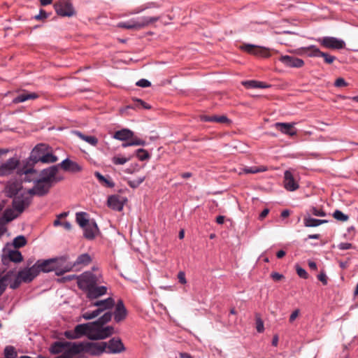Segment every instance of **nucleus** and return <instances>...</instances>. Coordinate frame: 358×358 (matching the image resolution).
Returning <instances> with one entry per match:
<instances>
[{
    "mask_svg": "<svg viewBox=\"0 0 358 358\" xmlns=\"http://www.w3.org/2000/svg\"><path fill=\"white\" fill-rule=\"evenodd\" d=\"M56 13L62 17H71L76 14L72 3L69 0H60L54 5Z\"/></svg>",
    "mask_w": 358,
    "mask_h": 358,
    "instance_id": "1a4fd4ad",
    "label": "nucleus"
},
{
    "mask_svg": "<svg viewBox=\"0 0 358 358\" xmlns=\"http://www.w3.org/2000/svg\"><path fill=\"white\" fill-rule=\"evenodd\" d=\"M242 49L245 52L259 57H268L270 56L269 50L268 48L250 44H244Z\"/></svg>",
    "mask_w": 358,
    "mask_h": 358,
    "instance_id": "2eb2a0df",
    "label": "nucleus"
},
{
    "mask_svg": "<svg viewBox=\"0 0 358 358\" xmlns=\"http://www.w3.org/2000/svg\"><path fill=\"white\" fill-rule=\"evenodd\" d=\"M338 248L340 250H345L352 248V245L351 243H341L340 244H338Z\"/></svg>",
    "mask_w": 358,
    "mask_h": 358,
    "instance_id": "13d9d810",
    "label": "nucleus"
},
{
    "mask_svg": "<svg viewBox=\"0 0 358 358\" xmlns=\"http://www.w3.org/2000/svg\"><path fill=\"white\" fill-rule=\"evenodd\" d=\"M58 166H52L46 169H44L41 172V180L50 183L52 185L55 182H57L63 180V177L58 176Z\"/></svg>",
    "mask_w": 358,
    "mask_h": 358,
    "instance_id": "9b49d317",
    "label": "nucleus"
},
{
    "mask_svg": "<svg viewBox=\"0 0 358 358\" xmlns=\"http://www.w3.org/2000/svg\"><path fill=\"white\" fill-rule=\"evenodd\" d=\"M268 213H269L268 209L265 208L264 210H263V211L259 215V220H262L264 217H266L268 215Z\"/></svg>",
    "mask_w": 358,
    "mask_h": 358,
    "instance_id": "69168bd1",
    "label": "nucleus"
},
{
    "mask_svg": "<svg viewBox=\"0 0 358 358\" xmlns=\"http://www.w3.org/2000/svg\"><path fill=\"white\" fill-rule=\"evenodd\" d=\"M317 41L324 48L332 50L343 49L345 43L343 40L332 36L319 38Z\"/></svg>",
    "mask_w": 358,
    "mask_h": 358,
    "instance_id": "9d476101",
    "label": "nucleus"
},
{
    "mask_svg": "<svg viewBox=\"0 0 358 358\" xmlns=\"http://www.w3.org/2000/svg\"><path fill=\"white\" fill-rule=\"evenodd\" d=\"M69 212H64L58 215H57L56 219L53 221L52 224H62L61 220L67 217Z\"/></svg>",
    "mask_w": 358,
    "mask_h": 358,
    "instance_id": "603ef678",
    "label": "nucleus"
},
{
    "mask_svg": "<svg viewBox=\"0 0 358 358\" xmlns=\"http://www.w3.org/2000/svg\"><path fill=\"white\" fill-rule=\"evenodd\" d=\"M133 108H143L145 109H150L151 106L148 105L147 103L144 102L141 99H135L134 101V105L131 106Z\"/></svg>",
    "mask_w": 358,
    "mask_h": 358,
    "instance_id": "37998d69",
    "label": "nucleus"
},
{
    "mask_svg": "<svg viewBox=\"0 0 358 358\" xmlns=\"http://www.w3.org/2000/svg\"><path fill=\"white\" fill-rule=\"evenodd\" d=\"M279 60L288 67L300 68L304 64L301 59L289 55L281 56Z\"/></svg>",
    "mask_w": 358,
    "mask_h": 358,
    "instance_id": "6ab92c4d",
    "label": "nucleus"
},
{
    "mask_svg": "<svg viewBox=\"0 0 358 358\" xmlns=\"http://www.w3.org/2000/svg\"><path fill=\"white\" fill-rule=\"evenodd\" d=\"M4 355L6 358H15L16 356V352L13 347L7 346L4 350Z\"/></svg>",
    "mask_w": 358,
    "mask_h": 358,
    "instance_id": "c03bdc74",
    "label": "nucleus"
},
{
    "mask_svg": "<svg viewBox=\"0 0 358 358\" xmlns=\"http://www.w3.org/2000/svg\"><path fill=\"white\" fill-rule=\"evenodd\" d=\"M148 7H145V6H141V7L136 8L131 10L129 14V15H133V14L140 13L141 12H142L144 10H145Z\"/></svg>",
    "mask_w": 358,
    "mask_h": 358,
    "instance_id": "680f3d73",
    "label": "nucleus"
},
{
    "mask_svg": "<svg viewBox=\"0 0 358 358\" xmlns=\"http://www.w3.org/2000/svg\"><path fill=\"white\" fill-rule=\"evenodd\" d=\"M284 187L287 190L291 192L299 188V185L290 171H286L284 173Z\"/></svg>",
    "mask_w": 358,
    "mask_h": 358,
    "instance_id": "412c9836",
    "label": "nucleus"
},
{
    "mask_svg": "<svg viewBox=\"0 0 358 358\" xmlns=\"http://www.w3.org/2000/svg\"><path fill=\"white\" fill-rule=\"evenodd\" d=\"M47 150L48 146L45 144L37 145L31 152L30 160L33 163L39 162L41 159H37L38 157H41V155H43Z\"/></svg>",
    "mask_w": 358,
    "mask_h": 358,
    "instance_id": "b1692460",
    "label": "nucleus"
},
{
    "mask_svg": "<svg viewBox=\"0 0 358 358\" xmlns=\"http://www.w3.org/2000/svg\"><path fill=\"white\" fill-rule=\"evenodd\" d=\"M299 313H300V310L299 309H296L294 310L290 315L289 316V321L290 323H292L296 318L299 315Z\"/></svg>",
    "mask_w": 358,
    "mask_h": 358,
    "instance_id": "6e6d98bb",
    "label": "nucleus"
},
{
    "mask_svg": "<svg viewBox=\"0 0 358 358\" xmlns=\"http://www.w3.org/2000/svg\"><path fill=\"white\" fill-rule=\"evenodd\" d=\"M304 50L306 52H308V55L309 57H320L322 52L319 50V48H317L315 45H310L309 47H307L304 48Z\"/></svg>",
    "mask_w": 358,
    "mask_h": 358,
    "instance_id": "58836bf2",
    "label": "nucleus"
},
{
    "mask_svg": "<svg viewBox=\"0 0 358 358\" xmlns=\"http://www.w3.org/2000/svg\"><path fill=\"white\" fill-rule=\"evenodd\" d=\"M69 342H55L50 347V352L53 354H63Z\"/></svg>",
    "mask_w": 358,
    "mask_h": 358,
    "instance_id": "7c9ffc66",
    "label": "nucleus"
},
{
    "mask_svg": "<svg viewBox=\"0 0 358 358\" xmlns=\"http://www.w3.org/2000/svg\"><path fill=\"white\" fill-rule=\"evenodd\" d=\"M334 85L337 87H346L348 84L343 78H338L336 80Z\"/></svg>",
    "mask_w": 358,
    "mask_h": 358,
    "instance_id": "864d4df0",
    "label": "nucleus"
},
{
    "mask_svg": "<svg viewBox=\"0 0 358 358\" xmlns=\"http://www.w3.org/2000/svg\"><path fill=\"white\" fill-rule=\"evenodd\" d=\"M3 225H0V227H3ZM3 229H0V236L3 234ZM13 276V271H8L6 274L3 275H0V296L5 291L8 285L11 282V279Z\"/></svg>",
    "mask_w": 358,
    "mask_h": 358,
    "instance_id": "393cba45",
    "label": "nucleus"
},
{
    "mask_svg": "<svg viewBox=\"0 0 358 358\" xmlns=\"http://www.w3.org/2000/svg\"><path fill=\"white\" fill-rule=\"evenodd\" d=\"M145 180V177H140L134 180H129L128 182L129 185L132 188H136L138 187Z\"/></svg>",
    "mask_w": 358,
    "mask_h": 358,
    "instance_id": "de8ad7c7",
    "label": "nucleus"
},
{
    "mask_svg": "<svg viewBox=\"0 0 358 358\" xmlns=\"http://www.w3.org/2000/svg\"><path fill=\"white\" fill-rule=\"evenodd\" d=\"M134 136V132L128 129H122L117 131L113 135V138L122 141H126Z\"/></svg>",
    "mask_w": 358,
    "mask_h": 358,
    "instance_id": "c85d7f7f",
    "label": "nucleus"
},
{
    "mask_svg": "<svg viewBox=\"0 0 358 358\" xmlns=\"http://www.w3.org/2000/svg\"><path fill=\"white\" fill-rule=\"evenodd\" d=\"M317 278L320 281H321L323 285H327V277L326 275V274L323 272H321L318 275H317Z\"/></svg>",
    "mask_w": 358,
    "mask_h": 358,
    "instance_id": "bf43d9fd",
    "label": "nucleus"
},
{
    "mask_svg": "<svg viewBox=\"0 0 358 358\" xmlns=\"http://www.w3.org/2000/svg\"><path fill=\"white\" fill-rule=\"evenodd\" d=\"M136 157L141 161H144L148 159L150 157L149 153L144 149L140 148L138 149L136 152Z\"/></svg>",
    "mask_w": 358,
    "mask_h": 358,
    "instance_id": "79ce46f5",
    "label": "nucleus"
},
{
    "mask_svg": "<svg viewBox=\"0 0 358 358\" xmlns=\"http://www.w3.org/2000/svg\"><path fill=\"white\" fill-rule=\"evenodd\" d=\"M256 329H257V331L259 333L263 332L264 330V322H263L262 320L259 317H257L256 319Z\"/></svg>",
    "mask_w": 358,
    "mask_h": 358,
    "instance_id": "3c124183",
    "label": "nucleus"
},
{
    "mask_svg": "<svg viewBox=\"0 0 358 358\" xmlns=\"http://www.w3.org/2000/svg\"><path fill=\"white\" fill-rule=\"evenodd\" d=\"M66 262V258L57 257L48 259L45 260H38L34 264L40 272L48 273L55 271L57 275H62L65 272L69 271L71 266H64Z\"/></svg>",
    "mask_w": 358,
    "mask_h": 358,
    "instance_id": "7ed1b4c3",
    "label": "nucleus"
},
{
    "mask_svg": "<svg viewBox=\"0 0 358 358\" xmlns=\"http://www.w3.org/2000/svg\"><path fill=\"white\" fill-rule=\"evenodd\" d=\"M11 262L18 263L22 261V255L21 252L17 250L4 249L3 255V262L5 263L6 259Z\"/></svg>",
    "mask_w": 358,
    "mask_h": 358,
    "instance_id": "aec40b11",
    "label": "nucleus"
},
{
    "mask_svg": "<svg viewBox=\"0 0 358 358\" xmlns=\"http://www.w3.org/2000/svg\"><path fill=\"white\" fill-rule=\"evenodd\" d=\"M92 261L91 257L87 254H82L80 256L78 257L76 262L73 263V266H87Z\"/></svg>",
    "mask_w": 358,
    "mask_h": 358,
    "instance_id": "c756f323",
    "label": "nucleus"
},
{
    "mask_svg": "<svg viewBox=\"0 0 358 358\" xmlns=\"http://www.w3.org/2000/svg\"><path fill=\"white\" fill-rule=\"evenodd\" d=\"M179 357L180 358H194L190 354L187 352H180Z\"/></svg>",
    "mask_w": 358,
    "mask_h": 358,
    "instance_id": "774afa93",
    "label": "nucleus"
},
{
    "mask_svg": "<svg viewBox=\"0 0 358 358\" xmlns=\"http://www.w3.org/2000/svg\"><path fill=\"white\" fill-rule=\"evenodd\" d=\"M91 306L96 307V309L92 311H87L83 314V317L87 320L98 317L104 311L110 312L109 310L115 306V301L113 298L108 297L103 300L92 302Z\"/></svg>",
    "mask_w": 358,
    "mask_h": 358,
    "instance_id": "39448f33",
    "label": "nucleus"
},
{
    "mask_svg": "<svg viewBox=\"0 0 358 358\" xmlns=\"http://www.w3.org/2000/svg\"><path fill=\"white\" fill-rule=\"evenodd\" d=\"M158 17H142L138 20H131L128 22H122L117 24V27L127 29H141L157 22Z\"/></svg>",
    "mask_w": 358,
    "mask_h": 358,
    "instance_id": "0eeeda50",
    "label": "nucleus"
},
{
    "mask_svg": "<svg viewBox=\"0 0 358 358\" xmlns=\"http://www.w3.org/2000/svg\"><path fill=\"white\" fill-rule=\"evenodd\" d=\"M76 278L79 288L85 292L94 285H99L103 282L102 276L98 271L96 273L86 271Z\"/></svg>",
    "mask_w": 358,
    "mask_h": 358,
    "instance_id": "20e7f679",
    "label": "nucleus"
},
{
    "mask_svg": "<svg viewBox=\"0 0 358 358\" xmlns=\"http://www.w3.org/2000/svg\"><path fill=\"white\" fill-rule=\"evenodd\" d=\"M129 160V158L122 157L119 156H115L112 159V162L116 165L124 164Z\"/></svg>",
    "mask_w": 358,
    "mask_h": 358,
    "instance_id": "a18cd8bd",
    "label": "nucleus"
},
{
    "mask_svg": "<svg viewBox=\"0 0 358 358\" xmlns=\"http://www.w3.org/2000/svg\"><path fill=\"white\" fill-rule=\"evenodd\" d=\"M19 164V160L16 158H10L3 163L0 162V175L6 176L10 174Z\"/></svg>",
    "mask_w": 358,
    "mask_h": 358,
    "instance_id": "f3484780",
    "label": "nucleus"
},
{
    "mask_svg": "<svg viewBox=\"0 0 358 358\" xmlns=\"http://www.w3.org/2000/svg\"><path fill=\"white\" fill-rule=\"evenodd\" d=\"M200 120L203 122H211V115H202L200 116Z\"/></svg>",
    "mask_w": 358,
    "mask_h": 358,
    "instance_id": "338daca9",
    "label": "nucleus"
},
{
    "mask_svg": "<svg viewBox=\"0 0 358 358\" xmlns=\"http://www.w3.org/2000/svg\"><path fill=\"white\" fill-rule=\"evenodd\" d=\"M94 176L103 186L107 187H113L115 186L114 182L111 180L105 178L99 172H95Z\"/></svg>",
    "mask_w": 358,
    "mask_h": 358,
    "instance_id": "72a5a7b5",
    "label": "nucleus"
},
{
    "mask_svg": "<svg viewBox=\"0 0 358 358\" xmlns=\"http://www.w3.org/2000/svg\"><path fill=\"white\" fill-rule=\"evenodd\" d=\"M49 17V14H48L44 10L41 9L40 12L38 15L34 16V19L36 20H45Z\"/></svg>",
    "mask_w": 358,
    "mask_h": 358,
    "instance_id": "8fccbe9b",
    "label": "nucleus"
},
{
    "mask_svg": "<svg viewBox=\"0 0 358 358\" xmlns=\"http://www.w3.org/2000/svg\"><path fill=\"white\" fill-rule=\"evenodd\" d=\"M311 215L325 217L327 214L322 209L313 207L310 209L308 214L305 216L304 224H324L329 222L328 220H319L312 218Z\"/></svg>",
    "mask_w": 358,
    "mask_h": 358,
    "instance_id": "ddd939ff",
    "label": "nucleus"
},
{
    "mask_svg": "<svg viewBox=\"0 0 358 358\" xmlns=\"http://www.w3.org/2000/svg\"><path fill=\"white\" fill-rule=\"evenodd\" d=\"M106 344V351L110 354H118L125 350V348L119 338H113L108 342H103Z\"/></svg>",
    "mask_w": 358,
    "mask_h": 358,
    "instance_id": "4468645a",
    "label": "nucleus"
},
{
    "mask_svg": "<svg viewBox=\"0 0 358 358\" xmlns=\"http://www.w3.org/2000/svg\"><path fill=\"white\" fill-rule=\"evenodd\" d=\"M178 281L181 284H186L187 283V280H186V278H185V272L183 271H180L178 274Z\"/></svg>",
    "mask_w": 358,
    "mask_h": 358,
    "instance_id": "4d7b16f0",
    "label": "nucleus"
},
{
    "mask_svg": "<svg viewBox=\"0 0 358 358\" xmlns=\"http://www.w3.org/2000/svg\"><path fill=\"white\" fill-rule=\"evenodd\" d=\"M38 275V270H37L35 264H34L31 267L25 268L18 272L14 280L10 282V287L12 289H16L22 282H29L33 280Z\"/></svg>",
    "mask_w": 358,
    "mask_h": 358,
    "instance_id": "423d86ee",
    "label": "nucleus"
},
{
    "mask_svg": "<svg viewBox=\"0 0 358 358\" xmlns=\"http://www.w3.org/2000/svg\"><path fill=\"white\" fill-rule=\"evenodd\" d=\"M133 143H134L133 137H132L130 139L126 141V142L122 143V145L123 148H126V147H128V146H133V145H134V144H133Z\"/></svg>",
    "mask_w": 358,
    "mask_h": 358,
    "instance_id": "0e129e2a",
    "label": "nucleus"
},
{
    "mask_svg": "<svg viewBox=\"0 0 358 358\" xmlns=\"http://www.w3.org/2000/svg\"><path fill=\"white\" fill-rule=\"evenodd\" d=\"M108 288L106 286L94 285L86 292L87 297L91 300L96 299L107 293Z\"/></svg>",
    "mask_w": 358,
    "mask_h": 358,
    "instance_id": "a211bd4d",
    "label": "nucleus"
},
{
    "mask_svg": "<svg viewBox=\"0 0 358 358\" xmlns=\"http://www.w3.org/2000/svg\"><path fill=\"white\" fill-rule=\"evenodd\" d=\"M83 231L84 236L87 239H93L99 233L98 225H80Z\"/></svg>",
    "mask_w": 358,
    "mask_h": 358,
    "instance_id": "bb28decb",
    "label": "nucleus"
},
{
    "mask_svg": "<svg viewBox=\"0 0 358 358\" xmlns=\"http://www.w3.org/2000/svg\"><path fill=\"white\" fill-rule=\"evenodd\" d=\"M39 97V95L36 92H29L28 91L23 90L22 92L18 94L13 99V103H19L24 102L30 99H36Z\"/></svg>",
    "mask_w": 358,
    "mask_h": 358,
    "instance_id": "a878e982",
    "label": "nucleus"
},
{
    "mask_svg": "<svg viewBox=\"0 0 358 358\" xmlns=\"http://www.w3.org/2000/svg\"><path fill=\"white\" fill-rule=\"evenodd\" d=\"M320 57H323L324 62L328 64H332L336 59V57L330 55L329 54L324 52H322Z\"/></svg>",
    "mask_w": 358,
    "mask_h": 358,
    "instance_id": "49530a36",
    "label": "nucleus"
},
{
    "mask_svg": "<svg viewBox=\"0 0 358 358\" xmlns=\"http://www.w3.org/2000/svg\"><path fill=\"white\" fill-rule=\"evenodd\" d=\"M133 141H134V145H145V141H143V140H141L136 136H134V135L133 136Z\"/></svg>",
    "mask_w": 358,
    "mask_h": 358,
    "instance_id": "052dcab7",
    "label": "nucleus"
},
{
    "mask_svg": "<svg viewBox=\"0 0 358 358\" xmlns=\"http://www.w3.org/2000/svg\"><path fill=\"white\" fill-rule=\"evenodd\" d=\"M271 277L274 280L278 281L283 278V275L280 274L279 273L275 272L271 274Z\"/></svg>",
    "mask_w": 358,
    "mask_h": 358,
    "instance_id": "e2e57ef3",
    "label": "nucleus"
},
{
    "mask_svg": "<svg viewBox=\"0 0 358 358\" xmlns=\"http://www.w3.org/2000/svg\"><path fill=\"white\" fill-rule=\"evenodd\" d=\"M212 122L229 124L231 120L224 115H211Z\"/></svg>",
    "mask_w": 358,
    "mask_h": 358,
    "instance_id": "e433bc0d",
    "label": "nucleus"
},
{
    "mask_svg": "<svg viewBox=\"0 0 358 358\" xmlns=\"http://www.w3.org/2000/svg\"><path fill=\"white\" fill-rule=\"evenodd\" d=\"M35 174L36 171L33 169H27L20 173V181L10 180L8 182L5 191L8 196L13 197V208H8L4 211L0 224L11 222L18 217L29 206L34 194L43 196L49 192L52 185L41 179L36 181L34 188L28 191L22 188V180L31 182L34 180L31 176Z\"/></svg>",
    "mask_w": 358,
    "mask_h": 358,
    "instance_id": "f257e3e1",
    "label": "nucleus"
},
{
    "mask_svg": "<svg viewBox=\"0 0 358 358\" xmlns=\"http://www.w3.org/2000/svg\"><path fill=\"white\" fill-rule=\"evenodd\" d=\"M136 85L141 87H148L150 86L151 83L146 79H141L136 83Z\"/></svg>",
    "mask_w": 358,
    "mask_h": 358,
    "instance_id": "5fc2aeb1",
    "label": "nucleus"
},
{
    "mask_svg": "<svg viewBox=\"0 0 358 358\" xmlns=\"http://www.w3.org/2000/svg\"><path fill=\"white\" fill-rule=\"evenodd\" d=\"M127 312L122 300L117 301L114 312L115 320L120 322L125 319Z\"/></svg>",
    "mask_w": 358,
    "mask_h": 358,
    "instance_id": "5701e85b",
    "label": "nucleus"
},
{
    "mask_svg": "<svg viewBox=\"0 0 358 358\" xmlns=\"http://www.w3.org/2000/svg\"><path fill=\"white\" fill-rule=\"evenodd\" d=\"M37 159H41V162L42 163H54L57 161V157L53 155L52 153L48 152L47 150L41 157H38Z\"/></svg>",
    "mask_w": 358,
    "mask_h": 358,
    "instance_id": "f704fd0d",
    "label": "nucleus"
},
{
    "mask_svg": "<svg viewBox=\"0 0 358 358\" xmlns=\"http://www.w3.org/2000/svg\"><path fill=\"white\" fill-rule=\"evenodd\" d=\"M75 134L77 136H78L80 139L85 141V142L88 143L89 144L96 146L98 143V139L93 136H86L83 134H82L80 131H75Z\"/></svg>",
    "mask_w": 358,
    "mask_h": 358,
    "instance_id": "2f4dec72",
    "label": "nucleus"
},
{
    "mask_svg": "<svg viewBox=\"0 0 358 358\" xmlns=\"http://www.w3.org/2000/svg\"><path fill=\"white\" fill-rule=\"evenodd\" d=\"M296 273H297L298 275L300 278H302L303 279H307L308 278V273L303 268H301L299 266L296 265Z\"/></svg>",
    "mask_w": 358,
    "mask_h": 358,
    "instance_id": "09e8293b",
    "label": "nucleus"
},
{
    "mask_svg": "<svg viewBox=\"0 0 358 358\" xmlns=\"http://www.w3.org/2000/svg\"><path fill=\"white\" fill-rule=\"evenodd\" d=\"M77 224H89L90 215L85 212H78L76 215Z\"/></svg>",
    "mask_w": 358,
    "mask_h": 358,
    "instance_id": "c9c22d12",
    "label": "nucleus"
},
{
    "mask_svg": "<svg viewBox=\"0 0 358 358\" xmlns=\"http://www.w3.org/2000/svg\"><path fill=\"white\" fill-rule=\"evenodd\" d=\"M80 345H82V352L84 355L85 353H87L91 355L98 356L106 351V344L103 343V342H82L80 343Z\"/></svg>",
    "mask_w": 358,
    "mask_h": 358,
    "instance_id": "6e6552de",
    "label": "nucleus"
},
{
    "mask_svg": "<svg viewBox=\"0 0 358 358\" xmlns=\"http://www.w3.org/2000/svg\"><path fill=\"white\" fill-rule=\"evenodd\" d=\"M27 240L24 236H18L13 239V245L15 248H19L26 245Z\"/></svg>",
    "mask_w": 358,
    "mask_h": 358,
    "instance_id": "ea45409f",
    "label": "nucleus"
},
{
    "mask_svg": "<svg viewBox=\"0 0 358 358\" xmlns=\"http://www.w3.org/2000/svg\"><path fill=\"white\" fill-rule=\"evenodd\" d=\"M81 346L80 343L69 342L63 355L65 358H85V355L82 352Z\"/></svg>",
    "mask_w": 358,
    "mask_h": 358,
    "instance_id": "f8f14e48",
    "label": "nucleus"
},
{
    "mask_svg": "<svg viewBox=\"0 0 358 358\" xmlns=\"http://www.w3.org/2000/svg\"><path fill=\"white\" fill-rule=\"evenodd\" d=\"M295 124L294 122H276L274 127L284 134L294 136L296 135V129L294 128Z\"/></svg>",
    "mask_w": 358,
    "mask_h": 358,
    "instance_id": "dca6fc26",
    "label": "nucleus"
},
{
    "mask_svg": "<svg viewBox=\"0 0 358 358\" xmlns=\"http://www.w3.org/2000/svg\"><path fill=\"white\" fill-rule=\"evenodd\" d=\"M111 318L112 313L106 312L96 321L78 324L74 329L66 331L64 335L69 339H77L83 336H86L90 340L105 339L114 333L113 327H104V324L110 321Z\"/></svg>",
    "mask_w": 358,
    "mask_h": 358,
    "instance_id": "f03ea898",
    "label": "nucleus"
},
{
    "mask_svg": "<svg viewBox=\"0 0 358 358\" xmlns=\"http://www.w3.org/2000/svg\"><path fill=\"white\" fill-rule=\"evenodd\" d=\"M58 166H60L64 171L72 173H78L82 171V166L78 163L66 159L63 160Z\"/></svg>",
    "mask_w": 358,
    "mask_h": 358,
    "instance_id": "4be33fe9",
    "label": "nucleus"
},
{
    "mask_svg": "<svg viewBox=\"0 0 358 358\" xmlns=\"http://www.w3.org/2000/svg\"><path fill=\"white\" fill-rule=\"evenodd\" d=\"M243 85L248 88H267L269 87L268 85L263 82L256 81V80H248L243 83Z\"/></svg>",
    "mask_w": 358,
    "mask_h": 358,
    "instance_id": "473e14b6",
    "label": "nucleus"
},
{
    "mask_svg": "<svg viewBox=\"0 0 358 358\" xmlns=\"http://www.w3.org/2000/svg\"><path fill=\"white\" fill-rule=\"evenodd\" d=\"M267 169L265 166H251V167H245L243 169V171L245 173H257L260 172L266 171Z\"/></svg>",
    "mask_w": 358,
    "mask_h": 358,
    "instance_id": "4c0bfd02",
    "label": "nucleus"
},
{
    "mask_svg": "<svg viewBox=\"0 0 358 358\" xmlns=\"http://www.w3.org/2000/svg\"><path fill=\"white\" fill-rule=\"evenodd\" d=\"M107 203L108 207L113 210L120 211L123 208V204L120 200V196L118 195L110 196L108 199Z\"/></svg>",
    "mask_w": 358,
    "mask_h": 358,
    "instance_id": "cd10ccee",
    "label": "nucleus"
},
{
    "mask_svg": "<svg viewBox=\"0 0 358 358\" xmlns=\"http://www.w3.org/2000/svg\"><path fill=\"white\" fill-rule=\"evenodd\" d=\"M333 217L335 218L337 221L345 222L348 221V215L344 214L343 212L336 210L332 215Z\"/></svg>",
    "mask_w": 358,
    "mask_h": 358,
    "instance_id": "a19ab883",
    "label": "nucleus"
}]
</instances>
